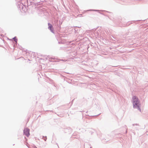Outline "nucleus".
I'll return each mask as SVG.
<instances>
[{
	"mask_svg": "<svg viewBox=\"0 0 148 148\" xmlns=\"http://www.w3.org/2000/svg\"><path fill=\"white\" fill-rule=\"evenodd\" d=\"M133 104V108H134L137 109L140 112H141V110L139 105V101L137 97L135 96H134L132 97Z\"/></svg>",
	"mask_w": 148,
	"mask_h": 148,
	"instance_id": "nucleus-1",
	"label": "nucleus"
},
{
	"mask_svg": "<svg viewBox=\"0 0 148 148\" xmlns=\"http://www.w3.org/2000/svg\"><path fill=\"white\" fill-rule=\"evenodd\" d=\"M43 1L41 0H27L28 5H34L38 6L43 4Z\"/></svg>",
	"mask_w": 148,
	"mask_h": 148,
	"instance_id": "nucleus-2",
	"label": "nucleus"
},
{
	"mask_svg": "<svg viewBox=\"0 0 148 148\" xmlns=\"http://www.w3.org/2000/svg\"><path fill=\"white\" fill-rule=\"evenodd\" d=\"M18 3L17 4L18 8L20 10H22L23 11H25L26 6L24 5L20 1H17Z\"/></svg>",
	"mask_w": 148,
	"mask_h": 148,
	"instance_id": "nucleus-3",
	"label": "nucleus"
},
{
	"mask_svg": "<svg viewBox=\"0 0 148 148\" xmlns=\"http://www.w3.org/2000/svg\"><path fill=\"white\" fill-rule=\"evenodd\" d=\"M64 131L65 133L70 134L71 133L72 131L70 127H68L66 128H64Z\"/></svg>",
	"mask_w": 148,
	"mask_h": 148,
	"instance_id": "nucleus-4",
	"label": "nucleus"
},
{
	"mask_svg": "<svg viewBox=\"0 0 148 148\" xmlns=\"http://www.w3.org/2000/svg\"><path fill=\"white\" fill-rule=\"evenodd\" d=\"M29 131L30 130L29 128H27L25 129L23 131V133L27 137H28L30 135L29 133Z\"/></svg>",
	"mask_w": 148,
	"mask_h": 148,
	"instance_id": "nucleus-5",
	"label": "nucleus"
},
{
	"mask_svg": "<svg viewBox=\"0 0 148 148\" xmlns=\"http://www.w3.org/2000/svg\"><path fill=\"white\" fill-rule=\"evenodd\" d=\"M48 29H49L51 32L53 33H54V31L53 26L50 23H48Z\"/></svg>",
	"mask_w": 148,
	"mask_h": 148,
	"instance_id": "nucleus-6",
	"label": "nucleus"
},
{
	"mask_svg": "<svg viewBox=\"0 0 148 148\" xmlns=\"http://www.w3.org/2000/svg\"><path fill=\"white\" fill-rule=\"evenodd\" d=\"M140 20H138L137 21H132L130 22L129 21L127 23L126 25V26H128L130 24H132L133 23H135V24H137L138 23V22L140 21Z\"/></svg>",
	"mask_w": 148,
	"mask_h": 148,
	"instance_id": "nucleus-7",
	"label": "nucleus"
},
{
	"mask_svg": "<svg viewBox=\"0 0 148 148\" xmlns=\"http://www.w3.org/2000/svg\"><path fill=\"white\" fill-rule=\"evenodd\" d=\"M112 20L113 21V22L117 25H118L119 24L120 21V19H119L118 20L114 18H113Z\"/></svg>",
	"mask_w": 148,
	"mask_h": 148,
	"instance_id": "nucleus-8",
	"label": "nucleus"
},
{
	"mask_svg": "<svg viewBox=\"0 0 148 148\" xmlns=\"http://www.w3.org/2000/svg\"><path fill=\"white\" fill-rule=\"evenodd\" d=\"M49 61L50 62H58L59 61L58 59H56L54 58L50 57L49 58Z\"/></svg>",
	"mask_w": 148,
	"mask_h": 148,
	"instance_id": "nucleus-9",
	"label": "nucleus"
},
{
	"mask_svg": "<svg viewBox=\"0 0 148 148\" xmlns=\"http://www.w3.org/2000/svg\"><path fill=\"white\" fill-rule=\"evenodd\" d=\"M12 39L14 41H15V44H16V45H17V40L18 39L17 38H16V36H15L14 38H13Z\"/></svg>",
	"mask_w": 148,
	"mask_h": 148,
	"instance_id": "nucleus-10",
	"label": "nucleus"
},
{
	"mask_svg": "<svg viewBox=\"0 0 148 148\" xmlns=\"http://www.w3.org/2000/svg\"><path fill=\"white\" fill-rule=\"evenodd\" d=\"M139 126V125L137 123L136 124H132V126Z\"/></svg>",
	"mask_w": 148,
	"mask_h": 148,
	"instance_id": "nucleus-11",
	"label": "nucleus"
},
{
	"mask_svg": "<svg viewBox=\"0 0 148 148\" xmlns=\"http://www.w3.org/2000/svg\"><path fill=\"white\" fill-rule=\"evenodd\" d=\"M18 45H19L18 44ZM18 48L19 49H20L21 50H22V49H23L22 47L21 46L18 45Z\"/></svg>",
	"mask_w": 148,
	"mask_h": 148,
	"instance_id": "nucleus-12",
	"label": "nucleus"
},
{
	"mask_svg": "<svg viewBox=\"0 0 148 148\" xmlns=\"http://www.w3.org/2000/svg\"><path fill=\"white\" fill-rule=\"evenodd\" d=\"M101 11H104V12H108V13H110V14H112V13L111 12H109V11H106V10H102Z\"/></svg>",
	"mask_w": 148,
	"mask_h": 148,
	"instance_id": "nucleus-13",
	"label": "nucleus"
},
{
	"mask_svg": "<svg viewBox=\"0 0 148 148\" xmlns=\"http://www.w3.org/2000/svg\"><path fill=\"white\" fill-rule=\"evenodd\" d=\"M90 46H91V47H92V45L91 44H89L88 45V48H87V50H88V49H89L90 48Z\"/></svg>",
	"mask_w": 148,
	"mask_h": 148,
	"instance_id": "nucleus-14",
	"label": "nucleus"
},
{
	"mask_svg": "<svg viewBox=\"0 0 148 148\" xmlns=\"http://www.w3.org/2000/svg\"><path fill=\"white\" fill-rule=\"evenodd\" d=\"M101 114V113H100L99 114H98V115H94V116H98L99 115H100V114Z\"/></svg>",
	"mask_w": 148,
	"mask_h": 148,
	"instance_id": "nucleus-15",
	"label": "nucleus"
},
{
	"mask_svg": "<svg viewBox=\"0 0 148 148\" xmlns=\"http://www.w3.org/2000/svg\"><path fill=\"white\" fill-rule=\"evenodd\" d=\"M62 21H59V24H60V25L62 24Z\"/></svg>",
	"mask_w": 148,
	"mask_h": 148,
	"instance_id": "nucleus-16",
	"label": "nucleus"
},
{
	"mask_svg": "<svg viewBox=\"0 0 148 148\" xmlns=\"http://www.w3.org/2000/svg\"><path fill=\"white\" fill-rule=\"evenodd\" d=\"M47 136H45V138H44V140L45 141H46V140H47Z\"/></svg>",
	"mask_w": 148,
	"mask_h": 148,
	"instance_id": "nucleus-17",
	"label": "nucleus"
},
{
	"mask_svg": "<svg viewBox=\"0 0 148 148\" xmlns=\"http://www.w3.org/2000/svg\"><path fill=\"white\" fill-rule=\"evenodd\" d=\"M92 10L93 11H99V10Z\"/></svg>",
	"mask_w": 148,
	"mask_h": 148,
	"instance_id": "nucleus-18",
	"label": "nucleus"
},
{
	"mask_svg": "<svg viewBox=\"0 0 148 148\" xmlns=\"http://www.w3.org/2000/svg\"><path fill=\"white\" fill-rule=\"evenodd\" d=\"M99 13H100L101 14H103V15H104L103 13H101V12H99Z\"/></svg>",
	"mask_w": 148,
	"mask_h": 148,
	"instance_id": "nucleus-19",
	"label": "nucleus"
},
{
	"mask_svg": "<svg viewBox=\"0 0 148 148\" xmlns=\"http://www.w3.org/2000/svg\"><path fill=\"white\" fill-rule=\"evenodd\" d=\"M127 129H126V132H125V133H126H126H127Z\"/></svg>",
	"mask_w": 148,
	"mask_h": 148,
	"instance_id": "nucleus-20",
	"label": "nucleus"
},
{
	"mask_svg": "<svg viewBox=\"0 0 148 148\" xmlns=\"http://www.w3.org/2000/svg\"><path fill=\"white\" fill-rule=\"evenodd\" d=\"M135 129H136V130H138V129H137V128H136H136H135Z\"/></svg>",
	"mask_w": 148,
	"mask_h": 148,
	"instance_id": "nucleus-21",
	"label": "nucleus"
},
{
	"mask_svg": "<svg viewBox=\"0 0 148 148\" xmlns=\"http://www.w3.org/2000/svg\"><path fill=\"white\" fill-rule=\"evenodd\" d=\"M112 36V37L113 38H114L113 36Z\"/></svg>",
	"mask_w": 148,
	"mask_h": 148,
	"instance_id": "nucleus-22",
	"label": "nucleus"
},
{
	"mask_svg": "<svg viewBox=\"0 0 148 148\" xmlns=\"http://www.w3.org/2000/svg\"><path fill=\"white\" fill-rule=\"evenodd\" d=\"M61 60V61H64V60Z\"/></svg>",
	"mask_w": 148,
	"mask_h": 148,
	"instance_id": "nucleus-23",
	"label": "nucleus"
},
{
	"mask_svg": "<svg viewBox=\"0 0 148 148\" xmlns=\"http://www.w3.org/2000/svg\"><path fill=\"white\" fill-rule=\"evenodd\" d=\"M114 66V67H116V66Z\"/></svg>",
	"mask_w": 148,
	"mask_h": 148,
	"instance_id": "nucleus-24",
	"label": "nucleus"
},
{
	"mask_svg": "<svg viewBox=\"0 0 148 148\" xmlns=\"http://www.w3.org/2000/svg\"><path fill=\"white\" fill-rule=\"evenodd\" d=\"M88 112V111H87L86 112V113H87Z\"/></svg>",
	"mask_w": 148,
	"mask_h": 148,
	"instance_id": "nucleus-25",
	"label": "nucleus"
},
{
	"mask_svg": "<svg viewBox=\"0 0 148 148\" xmlns=\"http://www.w3.org/2000/svg\"><path fill=\"white\" fill-rule=\"evenodd\" d=\"M24 51H25V50H24Z\"/></svg>",
	"mask_w": 148,
	"mask_h": 148,
	"instance_id": "nucleus-26",
	"label": "nucleus"
},
{
	"mask_svg": "<svg viewBox=\"0 0 148 148\" xmlns=\"http://www.w3.org/2000/svg\"><path fill=\"white\" fill-rule=\"evenodd\" d=\"M75 31H76V30L75 29Z\"/></svg>",
	"mask_w": 148,
	"mask_h": 148,
	"instance_id": "nucleus-27",
	"label": "nucleus"
},
{
	"mask_svg": "<svg viewBox=\"0 0 148 148\" xmlns=\"http://www.w3.org/2000/svg\"><path fill=\"white\" fill-rule=\"evenodd\" d=\"M90 148H92L91 147H90Z\"/></svg>",
	"mask_w": 148,
	"mask_h": 148,
	"instance_id": "nucleus-28",
	"label": "nucleus"
}]
</instances>
